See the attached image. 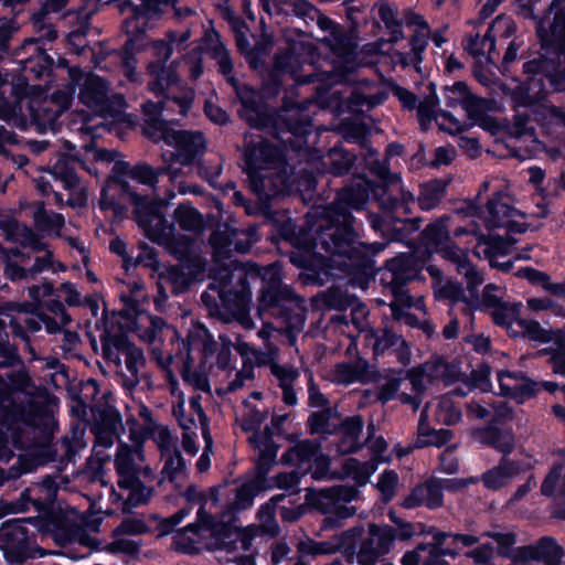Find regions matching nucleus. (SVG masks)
Returning <instances> with one entry per match:
<instances>
[{"label": "nucleus", "instance_id": "1", "mask_svg": "<svg viewBox=\"0 0 565 565\" xmlns=\"http://www.w3.org/2000/svg\"><path fill=\"white\" fill-rule=\"evenodd\" d=\"M169 250L180 262L168 274L175 291L182 292L192 281L212 279L209 289L217 292L224 309L245 329L254 327L249 316V285L256 279L262 280L257 309L260 317L266 311L279 316L289 307H299L301 300L289 286L281 284L282 273L278 263L265 267L254 263L235 264L231 249H213V266L206 270V262L198 253L200 249Z\"/></svg>", "mask_w": 565, "mask_h": 565}, {"label": "nucleus", "instance_id": "2", "mask_svg": "<svg viewBox=\"0 0 565 565\" xmlns=\"http://www.w3.org/2000/svg\"><path fill=\"white\" fill-rule=\"evenodd\" d=\"M52 422L42 388L24 367L0 376V461L30 447L36 428L47 429Z\"/></svg>", "mask_w": 565, "mask_h": 565}, {"label": "nucleus", "instance_id": "3", "mask_svg": "<svg viewBox=\"0 0 565 565\" xmlns=\"http://www.w3.org/2000/svg\"><path fill=\"white\" fill-rule=\"evenodd\" d=\"M382 186H373V180L365 174L353 175L349 184L338 191L335 200L329 204L319 222L318 238L321 247H387L383 242H360L354 227L352 210L362 211L373 200L379 204Z\"/></svg>", "mask_w": 565, "mask_h": 565}, {"label": "nucleus", "instance_id": "4", "mask_svg": "<svg viewBox=\"0 0 565 565\" xmlns=\"http://www.w3.org/2000/svg\"><path fill=\"white\" fill-rule=\"evenodd\" d=\"M141 287L138 282L127 284L120 290L121 307L118 310V326L122 331L118 334L104 332L100 335L103 356L119 364L120 355L125 358L126 371L121 374L122 387L136 404L138 415H141V401L135 395L139 386V365L141 363V350L135 347L124 332L138 331L140 311Z\"/></svg>", "mask_w": 565, "mask_h": 565}, {"label": "nucleus", "instance_id": "5", "mask_svg": "<svg viewBox=\"0 0 565 565\" xmlns=\"http://www.w3.org/2000/svg\"><path fill=\"white\" fill-rule=\"evenodd\" d=\"M488 217H484L483 233L476 221H470L463 227L455 230L456 237L468 236L471 239L466 242V247H512L518 243L515 234H523L530 228L525 221V214L521 213L510 203V198L504 191L492 193L487 204Z\"/></svg>", "mask_w": 565, "mask_h": 565}, {"label": "nucleus", "instance_id": "6", "mask_svg": "<svg viewBox=\"0 0 565 565\" xmlns=\"http://www.w3.org/2000/svg\"><path fill=\"white\" fill-rule=\"evenodd\" d=\"M231 519L230 514H224L221 521H215L200 508L196 523L186 525L173 536L175 550L185 554H198L203 550L227 548L233 543L241 544L242 548L247 550L248 535L237 532L230 523Z\"/></svg>", "mask_w": 565, "mask_h": 565}, {"label": "nucleus", "instance_id": "7", "mask_svg": "<svg viewBox=\"0 0 565 565\" xmlns=\"http://www.w3.org/2000/svg\"><path fill=\"white\" fill-rule=\"evenodd\" d=\"M330 259H322L315 249H295L290 254V262L298 267L309 270L311 277L320 278L321 275L338 274L332 270L335 267L350 277V282L365 289L374 277L373 262L363 254V249H332Z\"/></svg>", "mask_w": 565, "mask_h": 565}, {"label": "nucleus", "instance_id": "8", "mask_svg": "<svg viewBox=\"0 0 565 565\" xmlns=\"http://www.w3.org/2000/svg\"><path fill=\"white\" fill-rule=\"evenodd\" d=\"M376 468L375 460L360 462L355 458H349L343 465V477L352 479L356 487L335 486L328 490L309 491L306 501L323 514H333L341 519L349 518L355 513V510L348 503L358 498V487L365 486Z\"/></svg>", "mask_w": 565, "mask_h": 565}, {"label": "nucleus", "instance_id": "9", "mask_svg": "<svg viewBox=\"0 0 565 565\" xmlns=\"http://www.w3.org/2000/svg\"><path fill=\"white\" fill-rule=\"evenodd\" d=\"M447 260H450L460 275L466 278L467 290H463L459 282L443 281L438 278L439 271L433 266L427 267L428 273L436 278L434 284V292L439 299H448L457 302H463L468 309L479 308L481 300L479 297L478 288L483 282L482 275L471 264L469 252L475 256L480 257L477 249H434Z\"/></svg>", "mask_w": 565, "mask_h": 565}, {"label": "nucleus", "instance_id": "10", "mask_svg": "<svg viewBox=\"0 0 565 565\" xmlns=\"http://www.w3.org/2000/svg\"><path fill=\"white\" fill-rule=\"evenodd\" d=\"M141 184V167L130 166L125 161H116L106 185L102 190L99 209L104 212H111L115 217H120L126 212V205L135 206L136 223L141 225L139 214L140 198L138 190Z\"/></svg>", "mask_w": 565, "mask_h": 565}, {"label": "nucleus", "instance_id": "11", "mask_svg": "<svg viewBox=\"0 0 565 565\" xmlns=\"http://www.w3.org/2000/svg\"><path fill=\"white\" fill-rule=\"evenodd\" d=\"M143 138L173 147L175 151L171 158L181 166L193 164L205 151V138L201 131L175 130L166 119H156L143 126Z\"/></svg>", "mask_w": 565, "mask_h": 565}, {"label": "nucleus", "instance_id": "12", "mask_svg": "<svg viewBox=\"0 0 565 565\" xmlns=\"http://www.w3.org/2000/svg\"><path fill=\"white\" fill-rule=\"evenodd\" d=\"M68 78L72 86L67 92L57 94L55 98L61 99V106L55 110V115L61 114L62 108H65L74 92L75 86H81L79 100L89 108L95 115L105 118L111 116V104L114 103L109 96V86L102 77L87 73L85 74L78 67H68Z\"/></svg>", "mask_w": 565, "mask_h": 565}, {"label": "nucleus", "instance_id": "13", "mask_svg": "<svg viewBox=\"0 0 565 565\" xmlns=\"http://www.w3.org/2000/svg\"><path fill=\"white\" fill-rule=\"evenodd\" d=\"M130 439L135 445H120L115 458L117 484L121 490L129 491L128 497L122 502L124 513H131L135 508L141 504V435L132 429Z\"/></svg>", "mask_w": 565, "mask_h": 565}, {"label": "nucleus", "instance_id": "14", "mask_svg": "<svg viewBox=\"0 0 565 565\" xmlns=\"http://www.w3.org/2000/svg\"><path fill=\"white\" fill-rule=\"evenodd\" d=\"M260 398L262 393H252L249 398L244 401L237 416L241 419L243 430L253 431L249 436V441L257 452L259 475H265L276 461L278 447L268 435L267 429L264 433L256 431L267 416L265 409L254 403L259 402Z\"/></svg>", "mask_w": 565, "mask_h": 565}, {"label": "nucleus", "instance_id": "15", "mask_svg": "<svg viewBox=\"0 0 565 565\" xmlns=\"http://www.w3.org/2000/svg\"><path fill=\"white\" fill-rule=\"evenodd\" d=\"M216 343L207 329L200 323H193L186 338L188 358L183 370V380L201 392L210 390L209 380L202 372L191 371L192 365L200 361L205 363L213 353Z\"/></svg>", "mask_w": 565, "mask_h": 565}, {"label": "nucleus", "instance_id": "16", "mask_svg": "<svg viewBox=\"0 0 565 565\" xmlns=\"http://www.w3.org/2000/svg\"><path fill=\"white\" fill-rule=\"evenodd\" d=\"M171 394L173 396V415L177 418L180 427L183 429L182 446L189 455H196L199 447L195 443V429L198 423L203 430V427L209 431L206 417L200 404V396H192L189 402L188 409L185 408V401L183 393L179 390L175 382H171Z\"/></svg>", "mask_w": 565, "mask_h": 565}, {"label": "nucleus", "instance_id": "17", "mask_svg": "<svg viewBox=\"0 0 565 565\" xmlns=\"http://www.w3.org/2000/svg\"><path fill=\"white\" fill-rule=\"evenodd\" d=\"M428 379L424 367H414L407 372L406 377H391L382 384L377 390V398L382 403L398 399L403 404L412 405L416 411L422 403L420 396Z\"/></svg>", "mask_w": 565, "mask_h": 565}, {"label": "nucleus", "instance_id": "18", "mask_svg": "<svg viewBox=\"0 0 565 565\" xmlns=\"http://www.w3.org/2000/svg\"><path fill=\"white\" fill-rule=\"evenodd\" d=\"M70 480L60 472L45 476L40 482L32 483L14 504L18 511L25 512L33 508L39 513H49L56 501L57 492L68 484Z\"/></svg>", "mask_w": 565, "mask_h": 565}, {"label": "nucleus", "instance_id": "19", "mask_svg": "<svg viewBox=\"0 0 565 565\" xmlns=\"http://www.w3.org/2000/svg\"><path fill=\"white\" fill-rule=\"evenodd\" d=\"M121 14L124 15V29L127 34V41L122 54V67L129 81L137 78V54L141 47V22L140 10L138 6L130 0H122L119 4Z\"/></svg>", "mask_w": 565, "mask_h": 565}, {"label": "nucleus", "instance_id": "20", "mask_svg": "<svg viewBox=\"0 0 565 565\" xmlns=\"http://www.w3.org/2000/svg\"><path fill=\"white\" fill-rule=\"evenodd\" d=\"M29 519H12L0 526V548L10 565H22L31 555V540L24 523Z\"/></svg>", "mask_w": 565, "mask_h": 565}, {"label": "nucleus", "instance_id": "21", "mask_svg": "<svg viewBox=\"0 0 565 565\" xmlns=\"http://www.w3.org/2000/svg\"><path fill=\"white\" fill-rule=\"evenodd\" d=\"M281 459L286 465L298 468L303 475L310 472L313 479L320 480L328 475L329 459L313 441L303 440L296 444Z\"/></svg>", "mask_w": 565, "mask_h": 565}, {"label": "nucleus", "instance_id": "22", "mask_svg": "<svg viewBox=\"0 0 565 565\" xmlns=\"http://www.w3.org/2000/svg\"><path fill=\"white\" fill-rule=\"evenodd\" d=\"M278 332L279 331L270 323H264L263 328L258 332V337L265 342V353H268L269 350L274 353L273 358H270L267 363H269L270 374L276 379L282 391V401L285 404L294 406L297 404L295 384L299 377V371L294 366L280 365L274 362V359L277 356V349L269 343V340Z\"/></svg>", "mask_w": 565, "mask_h": 565}, {"label": "nucleus", "instance_id": "23", "mask_svg": "<svg viewBox=\"0 0 565 565\" xmlns=\"http://www.w3.org/2000/svg\"><path fill=\"white\" fill-rule=\"evenodd\" d=\"M476 482H478V478L447 479L443 482L435 480L427 481L417 486L412 493L405 498L403 507L406 509H414L425 505L429 509H435L441 505L443 489L455 491Z\"/></svg>", "mask_w": 565, "mask_h": 565}, {"label": "nucleus", "instance_id": "24", "mask_svg": "<svg viewBox=\"0 0 565 565\" xmlns=\"http://www.w3.org/2000/svg\"><path fill=\"white\" fill-rule=\"evenodd\" d=\"M3 250L7 252L4 274L12 281L35 279L39 274L53 266L50 253L32 258L30 254L24 255L21 249Z\"/></svg>", "mask_w": 565, "mask_h": 565}, {"label": "nucleus", "instance_id": "25", "mask_svg": "<svg viewBox=\"0 0 565 565\" xmlns=\"http://www.w3.org/2000/svg\"><path fill=\"white\" fill-rule=\"evenodd\" d=\"M282 158L281 150L269 140H249L243 152V170L247 174V180L263 173L270 166L280 163Z\"/></svg>", "mask_w": 565, "mask_h": 565}, {"label": "nucleus", "instance_id": "26", "mask_svg": "<svg viewBox=\"0 0 565 565\" xmlns=\"http://www.w3.org/2000/svg\"><path fill=\"white\" fill-rule=\"evenodd\" d=\"M395 531L388 525L370 524L362 539L356 561L361 565H373L387 554L394 543Z\"/></svg>", "mask_w": 565, "mask_h": 565}, {"label": "nucleus", "instance_id": "27", "mask_svg": "<svg viewBox=\"0 0 565 565\" xmlns=\"http://www.w3.org/2000/svg\"><path fill=\"white\" fill-rule=\"evenodd\" d=\"M458 227H454L450 214H444L425 226L419 234V244L408 241L405 243L406 247H459L461 242L452 241V238H457L454 232ZM461 237L459 236L458 238ZM466 237L467 239L462 242L463 244L471 239V237Z\"/></svg>", "mask_w": 565, "mask_h": 565}, {"label": "nucleus", "instance_id": "28", "mask_svg": "<svg viewBox=\"0 0 565 565\" xmlns=\"http://www.w3.org/2000/svg\"><path fill=\"white\" fill-rule=\"evenodd\" d=\"M434 544L426 546L422 565H446L443 555H454L460 547L471 546L478 539L469 534L434 533Z\"/></svg>", "mask_w": 565, "mask_h": 565}, {"label": "nucleus", "instance_id": "29", "mask_svg": "<svg viewBox=\"0 0 565 565\" xmlns=\"http://www.w3.org/2000/svg\"><path fill=\"white\" fill-rule=\"evenodd\" d=\"M249 190L257 196V209L262 213L270 210L271 200L287 194L286 179L278 173H260L248 179Z\"/></svg>", "mask_w": 565, "mask_h": 565}, {"label": "nucleus", "instance_id": "30", "mask_svg": "<svg viewBox=\"0 0 565 565\" xmlns=\"http://www.w3.org/2000/svg\"><path fill=\"white\" fill-rule=\"evenodd\" d=\"M235 350L243 358L242 369L236 373L235 379L228 383L227 391L235 392L243 387L247 382L254 379V365L266 364L273 358V352L262 353L254 349L249 343L237 340Z\"/></svg>", "mask_w": 565, "mask_h": 565}, {"label": "nucleus", "instance_id": "31", "mask_svg": "<svg viewBox=\"0 0 565 565\" xmlns=\"http://www.w3.org/2000/svg\"><path fill=\"white\" fill-rule=\"evenodd\" d=\"M564 553L552 537H542L536 544L515 548L516 562H542L545 565H559Z\"/></svg>", "mask_w": 565, "mask_h": 565}, {"label": "nucleus", "instance_id": "32", "mask_svg": "<svg viewBox=\"0 0 565 565\" xmlns=\"http://www.w3.org/2000/svg\"><path fill=\"white\" fill-rule=\"evenodd\" d=\"M74 164L73 159L60 157L47 172L51 177L60 179L64 188L74 191V194L67 200V204L72 207H79L85 205L87 196L74 172Z\"/></svg>", "mask_w": 565, "mask_h": 565}, {"label": "nucleus", "instance_id": "33", "mask_svg": "<svg viewBox=\"0 0 565 565\" xmlns=\"http://www.w3.org/2000/svg\"><path fill=\"white\" fill-rule=\"evenodd\" d=\"M444 95L447 107L455 108L461 105L469 117L481 115L487 103V99L473 95L463 81L455 82L451 86H445Z\"/></svg>", "mask_w": 565, "mask_h": 565}, {"label": "nucleus", "instance_id": "34", "mask_svg": "<svg viewBox=\"0 0 565 565\" xmlns=\"http://www.w3.org/2000/svg\"><path fill=\"white\" fill-rule=\"evenodd\" d=\"M276 235L273 237V242L278 244L279 241H284L290 244V247H318L321 246V239L318 238L319 224L315 230L313 234L308 233L305 230H299L297 223L288 217L282 222L275 224Z\"/></svg>", "mask_w": 565, "mask_h": 565}, {"label": "nucleus", "instance_id": "35", "mask_svg": "<svg viewBox=\"0 0 565 565\" xmlns=\"http://www.w3.org/2000/svg\"><path fill=\"white\" fill-rule=\"evenodd\" d=\"M259 6L268 15L273 14V6L277 15L292 14L307 25L312 15L318 13V8L308 0H259Z\"/></svg>", "mask_w": 565, "mask_h": 565}, {"label": "nucleus", "instance_id": "36", "mask_svg": "<svg viewBox=\"0 0 565 565\" xmlns=\"http://www.w3.org/2000/svg\"><path fill=\"white\" fill-rule=\"evenodd\" d=\"M429 250L430 249H413L412 253L388 262L387 268L392 273V280L399 284L415 279L424 267V264L420 263L418 258L428 254Z\"/></svg>", "mask_w": 565, "mask_h": 565}, {"label": "nucleus", "instance_id": "37", "mask_svg": "<svg viewBox=\"0 0 565 565\" xmlns=\"http://www.w3.org/2000/svg\"><path fill=\"white\" fill-rule=\"evenodd\" d=\"M497 379L500 393L516 399L519 403H523L534 392V384L521 373L499 371Z\"/></svg>", "mask_w": 565, "mask_h": 565}, {"label": "nucleus", "instance_id": "38", "mask_svg": "<svg viewBox=\"0 0 565 565\" xmlns=\"http://www.w3.org/2000/svg\"><path fill=\"white\" fill-rule=\"evenodd\" d=\"M402 178L401 174L394 173L390 170V174L382 178L380 182L373 180V186H382L384 190L383 194L379 195V209L383 213H392L396 211L401 205V200L392 194L391 188H398L401 194L403 195V200H413V195L411 192H405L402 186Z\"/></svg>", "mask_w": 565, "mask_h": 565}, {"label": "nucleus", "instance_id": "39", "mask_svg": "<svg viewBox=\"0 0 565 565\" xmlns=\"http://www.w3.org/2000/svg\"><path fill=\"white\" fill-rule=\"evenodd\" d=\"M537 35L541 40L542 49L552 53H562L565 51V9H559L553 18L548 30L542 26L537 28Z\"/></svg>", "mask_w": 565, "mask_h": 565}, {"label": "nucleus", "instance_id": "40", "mask_svg": "<svg viewBox=\"0 0 565 565\" xmlns=\"http://www.w3.org/2000/svg\"><path fill=\"white\" fill-rule=\"evenodd\" d=\"M363 529L354 527L347 531L341 539H335V541L330 542H316L310 539L301 540L297 544V551L302 556L333 554L338 552L340 548L344 547V540L354 539L355 536L361 535Z\"/></svg>", "mask_w": 565, "mask_h": 565}, {"label": "nucleus", "instance_id": "41", "mask_svg": "<svg viewBox=\"0 0 565 565\" xmlns=\"http://www.w3.org/2000/svg\"><path fill=\"white\" fill-rule=\"evenodd\" d=\"M330 376L334 383L347 385L355 382L364 383L371 377L367 362L361 359L337 364Z\"/></svg>", "mask_w": 565, "mask_h": 565}, {"label": "nucleus", "instance_id": "42", "mask_svg": "<svg viewBox=\"0 0 565 565\" xmlns=\"http://www.w3.org/2000/svg\"><path fill=\"white\" fill-rule=\"evenodd\" d=\"M363 422L360 416L348 417L339 428V441L337 451L340 454L354 452L360 448V436Z\"/></svg>", "mask_w": 565, "mask_h": 565}, {"label": "nucleus", "instance_id": "43", "mask_svg": "<svg viewBox=\"0 0 565 565\" xmlns=\"http://www.w3.org/2000/svg\"><path fill=\"white\" fill-rule=\"evenodd\" d=\"M377 7L379 19L384 23L390 34L388 43L397 44L405 39L403 30V19L398 17V8L386 0H381L375 4Z\"/></svg>", "mask_w": 565, "mask_h": 565}, {"label": "nucleus", "instance_id": "44", "mask_svg": "<svg viewBox=\"0 0 565 565\" xmlns=\"http://www.w3.org/2000/svg\"><path fill=\"white\" fill-rule=\"evenodd\" d=\"M280 109L270 107L267 103L246 114L242 119L253 129L275 134Z\"/></svg>", "mask_w": 565, "mask_h": 565}, {"label": "nucleus", "instance_id": "45", "mask_svg": "<svg viewBox=\"0 0 565 565\" xmlns=\"http://www.w3.org/2000/svg\"><path fill=\"white\" fill-rule=\"evenodd\" d=\"M302 55L297 49L296 42H289L288 45L278 50L273 58V68L282 73L284 75H290L296 77L298 72L302 67Z\"/></svg>", "mask_w": 565, "mask_h": 565}, {"label": "nucleus", "instance_id": "46", "mask_svg": "<svg viewBox=\"0 0 565 565\" xmlns=\"http://www.w3.org/2000/svg\"><path fill=\"white\" fill-rule=\"evenodd\" d=\"M515 31L516 25L511 17L505 14H499L498 17H495V19L488 26V30L482 38L483 44H489V60H492V54L497 53L495 38L500 36L501 39H509L515 33Z\"/></svg>", "mask_w": 565, "mask_h": 565}, {"label": "nucleus", "instance_id": "47", "mask_svg": "<svg viewBox=\"0 0 565 565\" xmlns=\"http://www.w3.org/2000/svg\"><path fill=\"white\" fill-rule=\"evenodd\" d=\"M285 109H280V117L277 121V130L274 136L280 137L282 134H290L295 137H305L309 132L310 120L303 118L299 111L290 114L286 100L284 102Z\"/></svg>", "mask_w": 565, "mask_h": 565}, {"label": "nucleus", "instance_id": "48", "mask_svg": "<svg viewBox=\"0 0 565 565\" xmlns=\"http://www.w3.org/2000/svg\"><path fill=\"white\" fill-rule=\"evenodd\" d=\"M451 438V431L448 429H433L427 423V409L425 408L419 418L417 438L415 446L418 448L435 446L441 447Z\"/></svg>", "mask_w": 565, "mask_h": 565}, {"label": "nucleus", "instance_id": "49", "mask_svg": "<svg viewBox=\"0 0 565 565\" xmlns=\"http://www.w3.org/2000/svg\"><path fill=\"white\" fill-rule=\"evenodd\" d=\"M519 472V467L514 462L503 460L499 466L486 471L481 479L487 489L499 490L509 484Z\"/></svg>", "mask_w": 565, "mask_h": 565}, {"label": "nucleus", "instance_id": "50", "mask_svg": "<svg viewBox=\"0 0 565 565\" xmlns=\"http://www.w3.org/2000/svg\"><path fill=\"white\" fill-rule=\"evenodd\" d=\"M85 536V530L82 524L73 516L61 518L53 530V537L57 545L65 546L73 542H82Z\"/></svg>", "mask_w": 565, "mask_h": 565}, {"label": "nucleus", "instance_id": "51", "mask_svg": "<svg viewBox=\"0 0 565 565\" xmlns=\"http://www.w3.org/2000/svg\"><path fill=\"white\" fill-rule=\"evenodd\" d=\"M178 38V31L168 30L164 39L153 40L150 44L153 56L157 58V65L149 63L147 70L149 73H154V68L159 67L162 70V74H166V64L170 60L173 53V44Z\"/></svg>", "mask_w": 565, "mask_h": 565}, {"label": "nucleus", "instance_id": "52", "mask_svg": "<svg viewBox=\"0 0 565 565\" xmlns=\"http://www.w3.org/2000/svg\"><path fill=\"white\" fill-rule=\"evenodd\" d=\"M146 438H152L161 454H167V451L175 448L169 429L156 424L150 417L149 412L143 407V440Z\"/></svg>", "mask_w": 565, "mask_h": 565}, {"label": "nucleus", "instance_id": "53", "mask_svg": "<svg viewBox=\"0 0 565 565\" xmlns=\"http://www.w3.org/2000/svg\"><path fill=\"white\" fill-rule=\"evenodd\" d=\"M541 493L546 497L565 498V450L561 454V461L552 467L544 479Z\"/></svg>", "mask_w": 565, "mask_h": 565}, {"label": "nucleus", "instance_id": "54", "mask_svg": "<svg viewBox=\"0 0 565 565\" xmlns=\"http://www.w3.org/2000/svg\"><path fill=\"white\" fill-rule=\"evenodd\" d=\"M356 159L354 152L341 146H334L330 149L327 171L333 177L347 175L351 172Z\"/></svg>", "mask_w": 565, "mask_h": 565}, {"label": "nucleus", "instance_id": "55", "mask_svg": "<svg viewBox=\"0 0 565 565\" xmlns=\"http://www.w3.org/2000/svg\"><path fill=\"white\" fill-rule=\"evenodd\" d=\"M392 315L395 319H405V322L409 326H415V319L405 312L406 309L416 308L424 311L425 306L420 298L414 299L407 291L398 290L395 291L394 300L391 302Z\"/></svg>", "mask_w": 565, "mask_h": 565}, {"label": "nucleus", "instance_id": "56", "mask_svg": "<svg viewBox=\"0 0 565 565\" xmlns=\"http://www.w3.org/2000/svg\"><path fill=\"white\" fill-rule=\"evenodd\" d=\"M523 305L521 302L501 303L494 306L492 318L498 326L507 329L508 333L513 335L518 321L521 319Z\"/></svg>", "mask_w": 565, "mask_h": 565}, {"label": "nucleus", "instance_id": "57", "mask_svg": "<svg viewBox=\"0 0 565 565\" xmlns=\"http://www.w3.org/2000/svg\"><path fill=\"white\" fill-rule=\"evenodd\" d=\"M174 221L181 230L200 234L205 226L203 215L192 205H179L174 211Z\"/></svg>", "mask_w": 565, "mask_h": 565}, {"label": "nucleus", "instance_id": "58", "mask_svg": "<svg viewBox=\"0 0 565 565\" xmlns=\"http://www.w3.org/2000/svg\"><path fill=\"white\" fill-rule=\"evenodd\" d=\"M228 83L233 86L241 103V108L238 109L241 118L265 103L259 98L257 92L252 86L247 84H239L237 78L234 76L228 78Z\"/></svg>", "mask_w": 565, "mask_h": 565}, {"label": "nucleus", "instance_id": "59", "mask_svg": "<svg viewBox=\"0 0 565 565\" xmlns=\"http://www.w3.org/2000/svg\"><path fill=\"white\" fill-rule=\"evenodd\" d=\"M448 183L441 179H433L420 186L418 196L423 210L436 207L446 193Z\"/></svg>", "mask_w": 565, "mask_h": 565}, {"label": "nucleus", "instance_id": "60", "mask_svg": "<svg viewBox=\"0 0 565 565\" xmlns=\"http://www.w3.org/2000/svg\"><path fill=\"white\" fill-rule=\"evenodd\" d=\"M3 232L9 242L19 243L21 247H39L33 231L15 220L8 221Z\"/></svg>", "mask_w": 565, "mask_h": 565}, {"label": "nucleus", "instance_id": "61", "mask_svg": "<svg viewBox=\"0 0 565 565\" xmlns=\"http://www.w3.org/2000/svg\"><path fill=\"white\" fill-rule=\"evenodd\" d=\"M514 337H524L534 342H548L552 337L551 332L544 329L537 321L522 318L518 321L516 330L513 331Z\"/></svg>", "mask_w": 565, "mask_h": 565}, {"label": "nucleus", "instance_id": "62", "mask_svg": "<svg viewBox=\"0 0 565 565\" xmlns=\"http://www.w3.org/2000/svg\"><path fill=\"white\" fill-rule=\"evenodd\" d=\"M516 84L511 86L507 83L499 85L500 90L504 96L510 97L514 108L519 107H531L535 105L534 98H532L527 86L524 81L515 79Z\"/></svg>", "mask_w": 565, "mask_h": 565}, {"label": "nucleus", "instance_id": "63", "mask_svg": "<svg viewBox=\"0 0 565 565\" xmlns=\"http://www.w3.org/2000/svg\"><path fill=\"white\" fill-rule=\"evenodd\" d=\"M436 420L445 425H454L461 419V411L455 404L450 393L439 397L436 409Z\"/></svg>", "mask_w": 565, "mask_h": 565}, {"label": "nucleus", "instance_id": "64", "mask_svg": "<svg viewBox=\"0 0 565 565\" xmlns=\"http://www.w3.org/2000/svg\"><path fill=\"white\" fill-rule=\"evenodd\" d=\"M486 536L491 537L497 544V552L502 556L511 559V565H530V562H516L515 548L513 545L516 543L515 535L511 532H488Z\"/></svg>", "mask_w": 565, "mask_h": 565}]
</instances>
